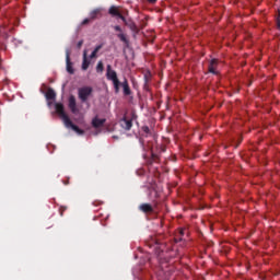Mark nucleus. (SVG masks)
Returning <instances> with one entry per match:
<instances>
[{
    "label": "nucleus",
    "instance_id": "20",
    "mask_svg": "<svg viewBox=\"0 0 280 280\" xmlns=\"http://www.w3.org/2000/svg\"><path fill=\"white\" fill-rule=\"evenodd\" d=\"M91 18L89 19V18H86V19H84L83 21H82V23H81V25H89V23H91Z\"/></svg>",
    "mask_w": 280,
    "mask_h": 280
},
{
    "label": "nucleus",
    "instance_id": "26",
    "mask_svg": "<svg viewBox=\"0 0 280 280\" xmlns=\"http://www.w3.org/2000/svg\"><path fill=\"white\" fill-rule=\"evenodd\" d=\"M152 161H159V155L152 153Z\"/></svg>",
    "mask_w": 280,
    "mask_h": 280
},
{
    "label": "nucleus",
    "instance_id": "27",
    "mask_svg": "<svg viewBox=\"0 0 280 280\" xmlns=\"http://www.w3.org/2000/svg\"><path fill=\"white\" fill-rule=\"evenodd\" d=\"M100 49H102V45H98L94 48V51L97 54L100 51Z\"/></svg>",
    "mask_w": 280,
    "mask_h": 280
},
{
    "label": "nucleus",
    "instance_id": "14",
    "mask_svg": "<svg viewBox=\"0 0 280 280\" xmlns=\"http://www.w3.org/2000/svg\"><path fill=\"white\" fill-rule=\"evenodd\" d=\"M91 65V61H89V58L86 57V50L83 52V62H82V70L86 71Z\"/></svg>",
    "mask_w": 280,
    "mask_h": 280
},
{
    "label": "nucleus",
    "instance_id": "16",
    "mask_svg": "<svg viewBox=\"0 0 280 280\" xmlns=\"http://www.w3.org/2000/svg\"><path fill=\"white\" fill-rule=\"evenodd\" d=\"M127 26H128L129 30H131V32H133L135 34H139V27L137 26V24H135V22H131V23L127 24Z\"/></svg>",
    "mask_w": 280,
    "mask_h": 280
},
{
    "label": "nucleus",
    "instance_id": "2",
    "mask_svg": "<svg viewBox=\"0 0 280 280\" xmlns=\"http://www.w3.org/2000/svg\"><path fill=\"white\" fill-rule=\"evenodd\" d=\"M106 78L113 82L115 93H119V86H121V82L119 81V78H117V72L113 70L110 65H107Z\"/></svg>",
    "mask_w": 280,
    "mask_h": 280
},
{
    "label": "nucleus",
    "instance_id": "28",
    "mask_svg": "<svg viewBox=\"0 0 280 280\" xmlns=\"http://www.w3.org/2000/svg\"><path fill=\"white\" fill-rule=\"evenodd\" d=\"M148 3H156L158 0H147Z\"/></svg>",
    "mask_w": 280,
    "mask_h": 280
},
{
    "label": "nucleus",
    "instance_id": "7",
    "mask_svg": "<svg viewBox=\"0 0 280 280\" xmlns=\"http://www.w3.org/2000/svg\"><path fill=\"white\" fill-rule=\"evenodd\" d=\"M218 65H219L218 59H212L208 66L209 73H212L213 75H218V71L215 70L218 69Z\"/></svg>",
    "mask_w": 280,
    "mask_h": 280
},
{
    "label": "nucleus",
    "instance_id": "9",
    "mask_svg": "<svg viewBox=\"0 0 280 280\" xmlns=\"http://www.w3.org/2000/svg\"><path fill=\"white\" fill-rule=\"evenodd\" d=\"M106 124V118H98V117H94L92 119V126L93 128H102V126H104Z\"/></svg>",
    "mask_w": 280,
    "mask_h": 280
},
{
    "label": "nucleus",
    "instance_id": "17",
    "mask_svg": "<svg viewBox=\"0 0 280 280\" xmlns=\"http://www.w3.org/2000/svg\"><path fill=\"white\" fill-rule=\"evenodd\" d=\"M96 71H97V73H103L104 72V62H102V61L97 62Z\"/></svg>",
    "mask_w": 280,
    "mask_h": 280
},
{
    "label": "nucleus",
    "instance_id": "22",
    "mask_svg": "<svg viewBox=\"0 0 280 280\" xmlns=\"http://www.w3.org/2000/svg\"><path fill=\"white\" fill-rule=\"evenodd\" d=\"M175 242H176V244H178V242H183V236H180L179 234H177V235L175 236Z\"/></svg>",
    "mask_w": 280,
    "mask_h": 280
},
{
    "label": "nucleus",
    "instance_id": "32",
    "mask_svg": "<svg viewBox=\"0 0 280 280\" xmlns=\"http://www.w3.org/2000/svg\"><path fill=\"white\" fill-rule=\"evenodd\" d=\"M278 16H279V19H280V10H278Z\"/></svg>",
    "mask_w": 280,
    "mask_h": 280
},
{
    "label": "nucleus",
    "instance_id": "4",
    "mask_svg": "<svg viewBox=\"0 0 280 280\" xmlns=\"http://www.w3.org/2000/svg\"><path fill=\"white\" fill-rule=\"evenodd\" d=\"M114 30H115V32H119V34H117V38H119V40H121V43H124L126 45V47H128V45H130V40H128L127 35L124 34L121 26L115 25Z\"/></svg>",
    "mask_w": 280,
    "mask_h": 280
},
{
    "label": "nucleus",
    "instance_id": "23",
    "mask_svg": "<svg viewBox=\"0 0 280 280\" xmlns=\"http://www.w3.org/2000/svg\"><path fill=\"white\" fill-rule=\"evenodd\" d=\"M82 45H84V40H79L78 44H77V47L78 49H81L82 48Z\"/></svg>",
    "mask_w": 280,
    "mask_h": 280
},
{
    "label": "nucleus",
    "instance_id": "29",
    "mask_svg": "<svg viewBox=\"0 0 280 280\" xmlns=\"http://www.w3.org/2000/svg\"><path fill=\"white\" fill-rule=\"evenodd\" d=\"M277 25H278V28L280 30V19L279 18L277 19Z\"/></svg>",
    "mask_w": 280,
    "mask_h": 280
},
{
    "label": "nucleus",
    "instance_id": "5",
    "mask_svg": "<svg viewBox=\"0 0 280 280\" xmlns=\"http://www.w3.org/2000/svg\"><path fill=\"white\" fill-rule=\"evenodd\" d=\"M66 69L68 73L73 75L74 73L73 63L71 62V52L69 50L66 51Z\"/></svg>",
    "mask_w": 280,
    "mask_h": 280
},
{
    "label": "nucleus",
    "instance_id": "6",
    "mask_svg": "<svg viewBox=\"0 0 280 280\" xmlns=\"http://www.w3.org/2000/svg\"><path fill=\"white\" fill-rule=\"evenodd\" d=\"M120 86H122V93L126 97L129 95H132V90H130V85L128 84V79H124V81L120 83Z\"/></svg>",
    "mask_w": 280,
    "mask_h": 280
},
{
    "label": "nucleus",
    "instance_id": "33",
    "mask_svg": "<svg viewBox=\"0 0 280 280\" xmlns=\"http://www.w3.org/2000/svg\"><path fill=\"white\" fill-rule=\"evenodd\" d=\"M69 184V182H65V185H68Z\"/></svg>",
    "mask_w": 280,
    "mask_h": 280
},
{
    "label": "nucleus",
    "instance_id": "30",
    "mask_svg": "<svg viewBox=\"0 0 280 280\" xmlns=\"http://www.w3.org/2000/svg\"><path fill=\"white\" fill-rule=\"evenodd\" d=\"M144 80H147V81H148V74H145V75H144Z\"/></svg>",
    "mask_w": 280,
    "mask_h": 280
},
{
    "label": "nucleus",
    "instance_id": "15",
    "mask_svg": "<svg viewBox=\"0 0 280 280\" xmlns=\"http://www.w3.org/2000/svg\"><path fill=\"white\" fill-rule=\"evenodd\" d=\"M46 100H56V92L54 91V89L47 90Z\"/></svg>",
    "mask_w": 280,
    "mask_h": 280
},
{
    "label": "nucleus",
    "instance_id": "10",
    "mask_svg": "<svg viewBox=\"0 0 280 280\" xmlns=\"http://www.w3.org/2000/svg\"><path fill=\"white\" fill-rule=\"evenodd\" d=\"M120 126L124 128V130H130L132 128V119H128L127 117H124L120 120Z\"/></svg>",
    "mask_w": 280,
    "mask_h": 280
},
{
    "label": "nucleus",
    "instance_id": "18",
    "mask_svg": "<svg viewBox=\"0 0 280 280\" xmlns=\"http://www.w3.org/2000/svg\"><path fill=\"white\" fill-rule=\"evenodd\" d=\"M141 129H142V132H144V133L142 135V137H148L149 135H151V132H150V127L143 126Z\"/></svg>",
    "mask_w": 280,
    "mask_h": 280
},
{
    "label": "nucleus",
    "instance_id": "25",
    "mask_svg": "<svg viewBox=\"0 0 280 280\" xmlns=\"http://www.w3.org/2000/svg\"><path fill=\"white\" fill-rule=\"evenodd\" d=\"M178 235L183 237L185 235V229H179Z\"/></svg>",
    "mask_w": 280,
    "mask_h": 280
},
{
    "label": "nucleus",
    "instance_id": "8",
    "mask_svg": "<svg viewBox=\"0 0 280 280\" xmlns=\"http://www.w3.org/2000/svg\"><path fill=\"white\" fill-rule=\"evenodd\" d=\"M68 106L71 110V113L75 114L78 113V104L75 102V96L71 95L68 100Z\"/></svg>",
    "mask_w": 280,
    "mask_h": 280
},
{
    "label": "nucleus",
    "instance_id": "31",
    "mask_svg": "<svg viewBox=\"0 0 280 280\" xmlns=\"http://www.w3.org/2000/svg\"><path fill=\"white\" fill-rule=\"evenodd\" d=\"M140 143L143 145V139H140Z\"/></svg>",
    "mask_w": 280,
    "mask_h": 280
},
{
    "label": "nucleus",
    "instance_id": "13",
    "mask_svg": "<svg viewBox=\"0 0 280 280\" xmlns=\"http://www.w3.org/2000/svg\"><path fill=\"white\" fill-rule=\"evenodd\" d=\"M100 14H102V8H96L90 12V19L92 21H95V19H97V16H100Z\"/></svg>",
    "mask_w": 280,
    "mask_h": 280
},
{
    "label": "nucleus",
    "instance_id": "21",
    "mask_svg": "<svg viewBox=\"0 0 280 280\" xmlns=\"http://www.w3.org/2000/svg\"><path fill=\"white\" fill-rule=\"evenodd\" d=\"M118 19H121L122 23H125V25H128V21L126 20V16H124L121 13H120V16H118Z\"/></svg>",
    "mask_w": 280,
    "mask_h": 280
},
{
    "label": "nucleus",
    "instance_id": "11",
    "mask_svg": "<svg viewBox=\"0 0 280 280\" xmlns=\"http://www.w3.org/2000/svg\"><path fill=\"white\" fill-rule=\"evenodd\" d=\"M139 209L142 211V213H154V208L150 203H141Z\"/></svg>",
    "mask_w": 280,
    "mask_h": 280
},
{
    "label": "nucleus",
    "instance_id": "3",
    "mask_svg": "<svg viewBox=\"0 0 280 280\" xmlns=\"http://www.w3.org/2000/svg\"><path fill=\"white\" fill-rule=\"evenodd\" d=\"M79 100L84 104L89 102V96L93 95V88L83 86L78 90Z\"/></svg>",
    "mask_w": 280,
    "mask_h": 280
},
{
    "label": "nucleus",
    "instance_id": "12",
    "mask_svg": "<svg viewBox=\"0 0 280 280\" xmlns=\"http://www.w3.org/2000/svg\"><path fill=\"white\" fill-rule=\"evenodd\" d=\"M108 14H110V16H116L117 19H119L121 12H119V8L112 5L108 10Z\"/></svg>",
    "mask_w": 280,
    "mask_h": 280
},
{
    "label": "nucleus",
    "instance_id": "24",
    "mask_svg": "<svg viewBox=\"0 0 280 280\" xmlns=\"http://www.w3.org/2000/svg\"><path fill=\"white\" fill-rule=\"evenodd\" d=\"M90 58L93 60V58H97V52L95 50L92 51L90 55Z\"/></svg>",
    "mask_w": 280,
    "mask_h": 280
},
{
    "label": "nucleus",
    "instance_id": "1",
    "mask_svg": "<svg viewBox=\"0 0 280 280\" xmlns=\"http://www.w3.org/2000/svg\"><path fill=\"white\" fill-rule=\"evenodd\" d=\"M55 110L59 115V117L62 119L66 128H72L74 132H77L78 135H84V130L80 129V127H78L77 125L73 124V121H71V118H69V116L65 112V105L62 103H56Z\"/></svg>",
    "mask_w": 280,
    "mask_h": 280
},
{
    "label": "nucleus",
    "instance_id": "19",
    "mask_svg": "<svg viewBox=\"0 0 280 280\" xmlns=\"http://www.w3.org/2000/svg\"><path fill=\"white\" fill-rule=\"evenodd\" d=\"M0 34H4V37L8 38V32L5 31V27L0 26Z\"/></svg>",
    "mask_w": 280,
    "mask_h": 280
}]
</instances>
